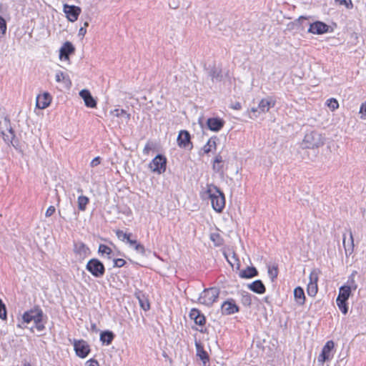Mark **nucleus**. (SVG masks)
Masks as SVG:
<instances>
[{
	"mask_svg": "<svg viewBox=\"0 0 366 366\" xmlns=\"http://www.w3.org/2000/svg\"><path fill=\"white\" fill-rule=\"evenodd\" d=\"M329 29L328 25L321 21H316L311 24L308 31L315 34H322L327 32Z\"/></svg>",
	"mask_w": 366,
	"mask_h": 366,
	"instance_id": "nucleus-16",
	"label": "nucleus"
},
{
	"mask_svg": "<svg viewBox=\"0 0 366 366\" xmlns=\"http://www.w3.org/2000/svg\"><path fill=\"white\" fill-rule=\"evenodd\" d=\"M319 272L314 269L310 274V282L307 285V294L311 297L315 296L317 292V281Z\"/></svg>",
	"mask_w": 366,
	"mask_h": 366,
	"instance_id": "nucleus-8",
	"label": "nucleus"
},
{
	"mask_svg": "<svg viewBox=\"0 0 366 366\" xmlns=\"http://www.w3.org/2000/svg\"><path fill=\"white\" fill-rule=\"evenodd\" d=\"M210 239L216 246H220L222 244V239L217 233L212 234L210 236Z\"/></svg>",
	"mask_w": 366,
	"mask_h": 366,
	"instance_id": "nucleus-39",
	"label": "nucleus"
},
{
	"mask_svg": "<svg viewBox=\"0 0 366 366\" xmlns=\"http://www.w3.org/2000/svg\"><path fill=\"white\" fill-rule=\"evenodd\" d=\"M258 274V272L254 267H247L245 269L242 270L239 272V277L243 279H249L256 277Z\"/></svg>",
	"mask_w": 366,
	"mask_h": 366,
	"instance_id": "nucleus-26",
	"label": "nucleus"
},
{
	"mask_svg": "<svg viewBox=\"0 0 366 366\" xmlns=\"http://www.w3.org/2000/svg\"><path fill=\"white\" fill-rule=\"evenodd\" d=\"M51 101L50 94L47 92L44 93L42 95H38L36 97V106L40 109H44L49 107Z\"/></svg>",
	"mask_w": 366,
	"mask_h": 366,
	"instance_id": "nucleus-17",
	"label": "nucleus"
},
{
	"mask_svg": "<svg viewBox=\"0 0 366 366\" xmlns=\"http://www.w3.org/2000/svg\"><path fill=\"white\" fill-rule=\"evenodd\" d=\"M325 137L316 131L307 132L302 140V147L305 149H315L322 147L325 144Z\"/></svg>",
	"mask_w": 366,
	"mask_h": 366,
	"instance_id": "nucleus-2",
	"label": "nucleus"
},
{
	"mask_svg": "<svg viewBox=\"0 0 366 366\" xmlns=\"http://www.w3.org/2000/svg\"><path fill=\"white\" fill-rule=\"evenodd\" d=\"M114 266L117 267H123L126 262L123 259H116L114 260Z\"/></svg>",
	"mask_w": 366,
	"mask_h": 366,
	"instance_id": "nucleus-49",
	"label": "nucleus"
},
{
	"mask_svg": "<svg viewBox=\"0 0 366 366\" xmlns=\"http://www.w3.org/2000/svg\"><path fill=\"white\" fill-rule=\"evenodd\" d=\"M89 198L86 196H79L78 197V208L80 211H84L86 209V205L89 203Z\"/></svg>",
	"mask_w": 366,
	"mask_h": 366,
	"instance_id": "nucleus-32",
	"label": "nucleus"
},
{
	"mask_svg": "<svg viewBox=\"0 0 366 366\" xmlns=\"http://www.w3.org/2000/svg\"><path fill=\"white\" fill-rule=\"evenodd\" d=\"M340 5H344L347 9H352L353 6L351 0H335Z\"/></svg>",
	"mask_w": 366,
	"mask_h": 366,
	"instance_id": "nucleus-43",
	"label": "nucleus"
},
{
	"mask_svg": "<svg viewBox=\"0 0 366 366\" xmlns=\"http://www.w3.org/2000/svg\"><path fill=\"white\" fill-rule=\"evenodd\" d=\"M74 252L76 258L83 260L90 254V249L83 242H77L74 244Z\"/></svg>",
	"mask_w": 366,
	"mask_h": 366,
	"instance_id": "nucleus-7",
	"label": "nucleus"
},
{
	"mask_svg": "<svg viewBox=\"0 0 366 366\" xmlns=\"http://www.w3.org/2000/svg\"><path fill=\"white\" fill-rule=\"evenodd\" d=\"M86 269L97 278L103 277L105 272L104 264L97 259H90L86 265Z\"/></svg>",
	"mask_w": 366,
	"mask_h": 366,
	"instance_id": "nucleus-4",
	"label": "nucleus"
},
{
	"mask_svg": "<svg viewBox=\"0 0 366 366\" xmlns=\"http://www.w3.org/2000/svg\"><path fill=\"white\" fill-rule=\"evenodd\" d=\"M201 197L203 199H210L212 208L217 212H221L224 208V195L217 187L212 184L207 185L205 189L202 192Z\"/></svg>",
	"mask_w": 366,
	"mask_h": 366,
	"instance_id": "nucleus-1",
	"label": "nucleus"
},
{
	"mask_svg": "<svg viewBox=\"0 0 366 366\" xmlns=\"http://www.w3.org/2000/svg\"><path fill=\"white\" fill-rule=\"evenodd\" d=\"M63 11L65 13L68 21L74 22L78 19L81 12V9L77 6L64 4L63 6Z\"/></svg>",
	"mask_w": 366,
	"mask_h": 366,
	"instance_id": "nucleus-6",
	"label": "nucleus"
},
{
	"mask_svg": "<svg viewBox=\"0 0 366 366\" xmlns=\"http://www.w3.org/2000/svg\"><path fill=\"white\" fill-rule=\"evenodd\" d=\"M222 157L219 154L215 157L214 163H222Z\"/></svg>",
	"mask_w": 366,
	"mask_h": 366,
	"instance_id": "nucleus-56",
	"label": "nucleus"
},
{
	"mask_svg": "<svg viewBox=\"0 0 366 366\" xmlns=\"http://www.w3.org/2000/svg\"><path fill=\"white\" fill-rule=\"evenodd\" d=\"M275 105V100L272 97H267L264 99H262L259 104V114L260 113H266L269 112L270 108L274 107Z\"/></svg>",
	"mask_w": 366,
	"mask_h": 366,
	"instance_id": "nucleus-15",
	"label": "nucleus"
},
{
	"mask_svg": "<svg viewBox=\"0 0 366 366\" xmlns=\"http://www.w3.org/2000/svg\"><path fill=\"white\" fill-rule=\"evenodd\" d=\"M4 124L6 126V127L7 128L8 133H5L4 132L1 131V134L2 135L3 139L6 143H7V144L11 143L13 144V141L15 138V133H14L13 128L10 126L9 119L7 118H5L4 120Z\"/></svg>",
	"mask_w": 366,
	"mask_h": 366,
	"instance_id": "nucleus-14",
	"label": "nucleus"
},
{
	"mask_svg": "<svg viewBox=\"0 0 366 366\" xmlns=\"http://www.w3.org/2000/svg\"><path fill=\"white\" fill-rule=\"evenodd\" d=\"M6 29V24L5 20L0 17V33L1 34H5Z\"/></svg>",
	"mask_w": 366,
	"mask_h": 366,
	"instance_id": "nucleus-46",
	"label": "nucleus"
},
{
	"mask_svg": "<svg viewBox=\"0 0 366 366\" xmlns=\"http://www.w3.org/2000/svg\"><path fill=\"white\" fill-rule=\"evenodd\" d=\"M55 212V207L54 206H50L46 211L45 215L49 217H51Z\"/></svg>",
	"mask_w": 366,
	"mask_h": 366,
	"instance_id": "nucleus-50",
	"label": "nucleus"
},
{
	"mask_svg": "<svg viewBox=\"0 0 366 366\" xmlns=\"http://www.w3.org/2000/svg\"><path fill=\"white\" fill-rule=\"evenodd\" d=\"M212 167L215 172L223 174V164L222 163H214Z\"/></svg>",
	"mask_w": 366,
	"mask_h": 366,
	"instance_id": "nucleus-44",
	"label": "nucleus"
},
{
	"mask_svg": "<svg viewBox=\"0 0 366 366\" xmlns=\"http://www.w3.org/2000/svg\"><path fill=\"white\" fill-rule=\"evenodd\" d=\"M100 162H101V159L99 157H95L90 163V165L92 167H97V165H99L100 164Z\"/></svg>",
	"mask_w": 366,
	"mask_h": 366,
	"instance_id": "nucleus-52",
	"label": "nucleus"
},
{
	"mask_svg": "<svg viewBox=\"0 0 366 366\" xmlns=\"http://www.w3.org/2000/svg\"><path fill=\"white\" fill-rule=\"evenodd\" d=\"M360 114L362 119H366V102L361 105Z\"/></svg>",
	"mask_w": 366,
	"mask_h": 366,
	"instance_id": "nucleus-48",
	"label": "nucleus"
},
{
	"mask_svg": "<svg viewBox=\"0 0 366 366\" xmlns=\"http://www.w3.org/2000/svg\"><path fill=\"white\" fill-rule=\"evenodd\" d=\"M79 96L84 99L85 105L87 107L95 108L97 107V102L89 90L82 89L79 92Z\"/></svg>",
	"mask_w": 366,
	"mask_h": 366,
	"instance_id": "nucleus-18",
	"label": "nucleus"
},
{
	"mask_svg": "<svg viewBox=\"0 0 366 366\" xmlns=\"http://www.w3.org/2000/svg\"><path fill=\"white\" fill-rule=\"evenodd\" d=\"M74 46L69 41H66L60 49V58L68 60L69 55L74 52Z\"/></svg>",
	"mask_w": 366,
	"mask_h": 366,
	"instance_id": "nucleus-21",
	"label": "nucleus"
},
{
	"mask_svg": "<svg viewBox=\"0 0 366 366\" xmlns=\"http://www.w3.org/2000/svg\"><path fill=\"white\" fill-rule=\"evenodd\" d=\"M112 252V249L105 244H100L99 247V252L102 254L108 255L109 258H110L109 255L111 254Z\"/></svg>",
	"mask_w": 366,
	"mask_h": 366,
	"instance_id": "nucleus-38",
	"label": "nucleus"
},
{
	"mask_svg": "<svg viewBox=\"0 0 366 366\" xmlns=\"http://www.w3.org/2000/svg\"><path fill=\"white\" fill-rule=\"evenodd\" d=\"M351 290L350 287H346L345 285L342 286L340 288L339 295L337 299L347 300L349 297L350 296Z\"/></svg>",
	"mask_w": 366,
	"mask_h": 366,
	"instance_id": "nucleus-30",
	"label": "nucleus"
},
{
	"mask_svg": "<svg viewBox=\"0 0 366 366\" xmlns=\"http://www.w3.org/2000/svg\"><path fill=\"white\" fill-rule=\"evenodd\" d=\"M207 124L211 131L218 132L224 127V121L219 118H209Z\"/></svg>",
	"mask_w": 366,
	"mask_h": 366,
	"instance_id": "nucleus-20",
	"label": "nucleus"
},
{
	"mask_svg": "<svg viewBox=\"0 0 366 366\" xmlns=\"http://www.w3.org/2000/svg\"><path fill=\"white\" fill-rule=\"evenodd\" d=\"M41 321H42V318H40L39 321H34V324L36 325V329L39 330V331H41L44 328V325L41 323Z\"/></svg>",
	"mask_w": 366,
	"mask_h": 366,
	"instance_id": "nucleus-51",
	"label": "nucleus"
},
{
	"mask_svg": "<svg viewBox=\"0 0 366 366\" xmlns=\"http://www.w3.org/2000/svg\"><path fill=\"white\" fill-rule=\"evenodd\" d=\"M189 317L194 320L195 324L203 326L205 324V317L197 309H192Z\"/></svg>",
	"mask_w": 366,
	"mask_h": 366,
	"instance_id": "nucleus-22",
	"label": "nucleus"
},
{
	"mask_svg": "<svg viewBox=\"0 0 366 366\" xmlns=\"http://www.w3.org/2000/svg\"><path fill=\"white\" fill-rule=\"evenodd\" d=\"M248 288L257 294H263L265 292V287L261 280H256L248 285Z\"/></svg>",
	"mask_w": 366,
	"mask_h": 366,
	"instance_id": "nucleus-25",
	"label": "nucleus"
},
{
	"mask_svg": "<svg viewBox=\"0 0 366 366\" xmlns=\"http://www.w3.org/2000/svg\"><path fill=\"white\" fill-rule=\"evenodd\" d=\"M294 296L297 303L300 305H302L305 302V296L304 290L302 287H297L294 290Z\"/></svg>",
	"mask_w": 366,
	"mask_h": 366,
	"instance_id": "nucleus-27",
	"label": "nucleus"
},
{
	"mask_svg": "<svg viewBox=\"0 0 366 366\" xmlns=\"http://www.w3.org/2000/svg\"><path fill=\"white\" fill-rule=\"evenodd\" d=\"M221 310L223 315H229L239 312V307L233 300H229L223 302Z\"/></svg>",
	"mask_w": 366,
	"mask_h": 366,
	"instance_id": "nucleus-12",
	"label": "nucleus"
},
{
	"mask_svg": "<svg viewBox=\"0 0 366 366\" xmlns=\"http://www.w3.org/2000/svg\"><path fill=\"white\" fill-rule=\"evenodd\" d=\"M43 317V312L39 308H35L26 312L22 317L24 323H29L31 322L39 321L40 318Z\"/></svg>",
	"mask_w": 366,
	"mask_h": 366,
	"instance_id": "nucleus-9",
	"label": "nucleus"
},
{
	"mask_svg": "<svg viewBox=\"0 0 366 366\" xmlns=\"http://www.w3.org/2000/svg\"><path fill=\"white\" fill-rule=\"evenodd\" d=\"M166 158L159 154L149 163V167L152 172L162 174L166 170Z\"/></svg>",
	"mask_w": 366,
	"mask_h": 366,
	"instance_id": "nucleus-5",
	"label": "nucleus"
},
{
	"mask_svg": "<svg viewBox=\"0 0 366 366\" xmlns=\"http://www.w3.org/2000/svg\"><path fill=\"white\" fill-rule=\"evenodd\" d=\"M149 150V147L148 145H146L144 149V153H148V151Z\"/></svg>",
	"mask_w": 366,
	"mask_h": 366,
	"instance_id": "nucleus-59",
	"label": "nucleus"
},
{
	"mask_svg": "<svg viewBox=\"0 0 366 366\" xmlns=\"http://www.w3.org/2000/svg\"><path fill=\"white\" fill-rule=\"evenodd\" d=\"M133 248L139 253L142 254H144L145 253V249H144V247L142 244H141L140 243H136L134 244V246L133 247Z\"/></svg>",
	"mask_w": 366,
	"mask_h": 366,
	"instance_id": "nucleus-45",
	"label": "nucleus"
},
{
	"mask_svg": "<svg viewBox=\"0 0 366 366\" xmlns=\"http://www.w3.org/2000/svg\"><path fill=\"white\" fill-rule=\"evenodd\" d=\"M23 366H32L29 362H24Z\"/></svg>",
	"mask_w": 366,
	"mask_h": 366,
	"instance_id": "nucleus-60",
	"label": "nucleus"
},
{
	"mask_svg": "<svg viewBox=\"0 0 366 366\" xmlns=\"http://www.w3.org/2000/svg\"><path fill=\"white\" fill-rule=\"evenodd\" d=\"M209 75L213 81L221 80V70L218 68L214 67L213 69H212Z\"/></svg>",
	"mask_w": 366,
	"mask_h": 366,
	"instance_id": "nucleus-34",
	"label": "nucleus"
},
{
	"mask_svg": "<svg viewBox=\"0 0 366 366\" xmlns=\"http://www.w3.org/2000/svg\"><path fill=\"white\" fill-rule=\"evenodd\" d=\"M137 297L139 300L140 307L144 310H149L150 308V305L147 298H145L144 296L141 297L140 295H137Z\"/></svg>",
	"mask_w": 366,
	"mask_h": 366,
	"instance_id": "nucleus-33",
	"label": "nucleus"
},
{
	"mask_svg": "<svg viewBox=\"0 0 366 366\" xmlns=\"http://www.w3.org/2000/svg\"><path fill=\"white\" fill-rule=\"evenodd\" d=\"M127 243L129 244L130 247H133L137 241L136 239H132L130 237L127 240Z\"/></svg>",
	"mask_w": 366,
	"mask_h": 366,
	"instance_id": "nucleus-55",
	"label": "nucleus"
},
{
	"mask_svg": "<svg viewBox=\"0 0 366 366\" xmlns=\"http://www.w3.org/2000/svg\"><path fill=\"white\" fill-rule=\"evenodd\" d=\"M326 105L329 107L331 111H335L339 107V103L335 98H330L327 100Z\"/></svg>",
	"mask_w": 366,
	"mask_h": 366,
	"instance_id": "nucleus-35",
	"label": "nucleus"
},
{
	"mask_svg": "<svg viewBox=\"0 0 366 366\" xmlns=\"http://www.w3.org/2000/svg\"><path fill=\"white\" fill-rule=\"evenodd\" d=\"M343 245H344L346 253L351 254L353 252L354 242H353L352 233L351 231L350 232V242H348V244H347L346 242H345V237H344Z\"/></svg>",
	"mask_w": 366,
	"mask_h": 366,
	"instance_id": "nucleus-31",
	"label": "nucleus"
},
{
	"mask_svg": "<svg viewBox=\"0 0 366 366\" xmlns=\"http://www.w3.org/2000/svg\"><path fill=\"white\" fill-rule=\"evenodd\" d=\"M110 115L113 117H117L120 119V123L127 124L130 120V114H128L124 109H115L110 112Z\"/></svg>",
	"mask_w": 366,
	"mask_h": 366,
	"instance_id": "nucleus-19",
	"label": "nucleus"
},
{
	"mask_svg": "<svg viewBox=\"0 0 366 366\" xmlns=\"http://www.w3.org/2000/svg\"><path fill=\"white\" fill-rule=\"evenodd\" d=\"M259 111L258 107L257 108H252L251 109V112H252L254 114V117H257L258 115L257 114V113L259 114Z\"/></svg>",
	"mask_w": 366,
	"mask_h": 366,
	"instance_id": "nucleus-58",
	"label": "nucleus"
},
{
	"mask_svg": "<svg viewBox=\"0 0 366 366\" xmlns=\"http://www.w3.org/2000/svg\"><path fill=\"white\" fill-rule=\"evenodd\" d=\"M177 144L180 147L192 149L190 134L187 131L182 130L179 132L177 137Z\"/></svg>",
	"mask_w": 366,
	"mask_h": 366,
	"instance_id": "nucleus-13",
	"label": "nucleus"
},
{
	"mask_svg": "<svg viewBox=\"0 0 366 366\" xmlns=\"http://www.w3.org/2000/svg\"><path fill=\"white\" fill-rule=\"evenodd\" d=\"M333 348L334 342L331 340L327 341L318 357V362L323 364L325 361L331 360L332 357V350Z\"/></svg>",
	"mask_w": 366,
	"mask_h": 366,
	"instance_id": "nucleus-10",
	"label": "nucleus"
},
{
	"mask_svg": "<svg viewBox=\"0 0 366 366\" xmlns=\"http://www.w3.org/2000/svg\"><path fill=\"white\" fill-rule=\"evenodd\" d=\"M216 141L217 137H211L203 147L202 149L205 154H208L210 152L216 149Z\"/></svg>",
	"mask_w": 366,
	"mask_h": 366,
	"instance_id": "nucleus-29",
	"label": "nucleus"
},
{
	"mask_svg": "<svg viewBox=\"0 0 366 366\" xmlns=\"http://www.w3.org/2000/svg\"><path fill=\"white\" fill-rule=\"evenodd\" d=\"M169 7L172 9H177L180 6V1L179 0H170L169 3Z\"/></svg>",
	"mask_w": 366,
	"mask_h": 366,
	"instance_id": "nucleus-47",
	"label": "nucleus"
},
{
	"mask_svg": "<svg viewBox=\"0 0 366 366\" xmlns=\"http://www.w3.org/2000/svg\"><path fill=\"white\" fill-rule=\"evenodd\" d=\"M76 354L81 358L85 357L89 352V347L84 340L75 341L74 344Z\"/></svg>",
	"mask_w": 366,
	"mask_h": 366,
	"instance_id": "nucleus-11",
	"label": "nucleus"
},
{
	"mask_svg": "<svg viewBox=\"0 0 366 366\" xmlns=\"http://www.w3.org/2000/svg\"><path fill=\"white\" fill-rule=\"evenodd\" d=\"M114 337V335L112 332L110 331H104L102 332L100 335V340L103 344H106L107 345H110Z\"/></svg>",
	"mask_w": 366,
	"mask_h": 366,
	"instance_id": "nucleus-28",
	"label": "nucleus"
},
{
	"mask_svg": "<svg viewBox=\"0 0 366 366\" xmlns=\"http://www.w3.org/2000/svg\"><path fill=\"white\" fill-rule=\"evenodd\" d=\"M232 107L234 109H236V110H239L242 108V106H241V104L239 102H236L234 103Z\"/></svg>",
	"mask_w": 366,
	"mask_h": 366,
	"instance_id": "nucleus-57",
	"label": "nucleus"
},
{
	"mask_svg": "<svg viewBox=\"0 0 366 366\" xmlns=\"http://www.w3.org/2000/svg\"><path fill=\"white\" fill-rule=\"evenodd\" d=\"M89 26V23L87 21L84 22V27L86 28Z\"/></svg>",
	"mask_w": 366,
	"mask_h": 366,
	"instance_id": "nucleus-61",
	"label": "nucleus"
},
{
	"mask_svg": "<svg viewBox=\"0 0 366 366\" xmlns=\"http://www.w3.org/2000/svg\"><path fill=\"white\" fill-rule=\"evenodd\" d=\"M219 295V290L217 287H210L203 290L198 298V302L210 307L217 301Z\"/></svg>",
	"mask_w": 366,
	"mask_h": 366,
	"instance_id": "nucleus-3",
	"label": "nucleus"
},
{
	"mask_svg": "<svg viewBox=\"0 0 366 366\" xmlns=\"http://www.w3.org/2000/svg\"><path fill=\"white\" fill-rule=\"evenodd\" d=\"M86 28H84V27H81V28L79 29V30L78 35H79V36H82V37H83V36H84V35L86 34Z\"/></svg>",
	"mask_w": 366,
	"mask_h": 366,
	"instance_id": "nucleus-54",
	"label": "nucleus"
},
{
	"mask_svg": "<svg viewBox=\"0 0 366 366\" xmlns=\"http://www.w3.org/2000/svg\"><path fill=\"white\" fill-rule=\"evenodd\" d=\"M86 366H99V362L94 359H90L86 363Z\"/></svg>",
	"mask_w": 366,
	"mask_h": 366,
	"instance_id": "nucleus-53",
	"label": "nucleus"
},
{
	"mask_svg": "<svg viewBox=\"0 0 366 366\" xmlns=\"http://www.w3.org/2000/svg\"><path fill=\"white\" fill-rule=\"evenodd\" d=\"M354 276H355V274L352 273L351 274V276L350 277V279L347 282V285H345L346 287H350V290L352 291V290H355L357 287V285L354 280Z\"/></svg>",
	"mask_w": 366,
	"mask_h": 366,
	"instance_id": "nucleus-40",
	"label": "nucleus"
},
{
	"mask_svg": "<svg viewBox=\"0 0 366 366\" xmlns=\"http://www.w3.org/2000/svg\"><path fill=\"white\" fill-rule=\"evenodd\" d=\"M336 302H337V305L339 309L341 310V312L345 315L347 314V303H346L347 300L337 299Z\"/></svg>",
	"mask_w": 366,
	"mask_h": 366,
	"instance_id": "nucleus-36",
	"label": "nucleus"
},
{
	"mask_svg": "<svg viewBox=\"0 0 366 366\" xmlns=\"http://www.w3.org/2000/svg\"><path fill=\"white\" fill-rule=\"evenodd\" d=\"M116 234L121 241H127L132 236V234L125 233L122 230H117Z\"/></svg>",
	"mask_w": 366,
	"mask_h": 366,
	"instance_id": "nucleus-41",
	"label": "nucleus"
},
{
	"mask_svg": "<svg viewBox=\"0 0 366 366\" xmlns=\"http://www.w3.org/2000/svg\"><path fill=\"white\" fill-rule=\"evenodd\" d=\"M195 347L197 351V355L202 360L204 365L206 364L207 362L209 361V356L206 351H204L203 346L200 342L196 341Z\"/></svg>",
	"mask_w": 366,
	"mask_h": 366,
	"instance_id": "nucleus-24",
	"label": "nucleus"
},
{
	"mask_svg": "<svg viewBox=\"0 0 366 366\" xmlns=\"http://www.w3.org/2000/svg\"><path fill=\"white\" fill-rule=\"evenodd\" d=\"M55 79L57 82H61L66 89H69L71 86L69 76L62 71H59L56 73Z\"/></svg>",
	"mask_w": 366,
	"mask_h": 366,
	"instance_id": "nucleus-23",
	"label": "nucleus"
},
{
	"mask_svg": "<svg viewBox=\"0 0 366 366\" xmlns=\"http://www.w3.org/2000/svg\"><path fill=\"white\" fill-rule=\"evenodd\" d=\"M267 272L272 280H274V279H275L278 274L277 268L274 266H268Z\"/></svg>",
	"mask_w": 366,
	"mask_h": 366,
	"instance_id": "nucleus-37",
	"label": "nucleus"
},
{
	"mask_svg": "<svg viewBox=\"0 0 366 366\" xmlns=\"http://www.w3.org/2000/svg\"><path fill=\"white\" fill-rule=\"evenodd\" d=\"M0 318L2 320L6 319V306L0 299Z\"/></svg>",
	"mask_w": 366,
	"mask_h": 366,
	"instance_id": "nucleus-42",
	"label": "nucleus"
}]
</instances>
